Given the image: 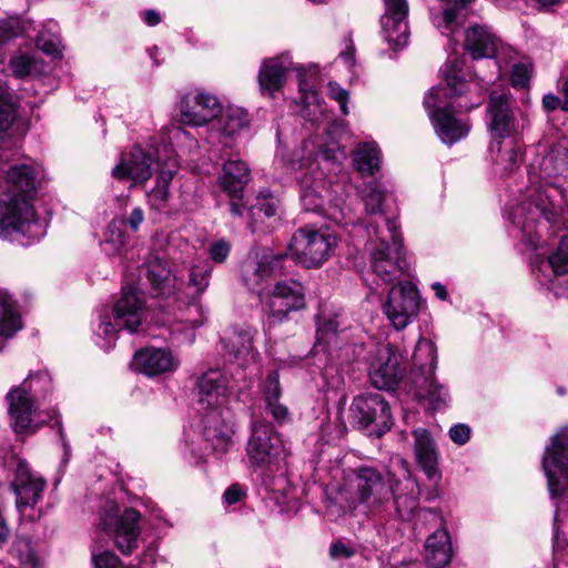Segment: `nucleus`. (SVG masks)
<instances>
[{
  "label": "nucleus",
  "instance_id": "a878e982",
  "mask_svg": "<svg viewBox=\"0 0 568 568\" xmlns=\"http://www.w3.org/2000/svg\"><path fill=\"white\" fill-rule=\"evenodd\" d=\"M44 487V479L33 474L26 462L20 460L12 481L19 510L34 507L42 498Z\"/></svg>",
  "mask_w": 568,
  "mask_h": 568
},
{
  "label": "nucleus",
  "instance_id": "39448f33",
  "mask_svg": "<svg viewBox=\"0 0 568 568\" xmlns=\"http://www.w3.org/2000/svg\"><path fill=\"white\" fill-rule=\"evenodd\" d=\"M297 72L303 116L311 122L317 123L325 118V109L322 105L318 93L314 87V79L318 74V67L315 64L303 67L294 64L287 55L266 59L262 62L257 75L260 90L263 95L274 98L286 83L287 73Z\"/></svg>",
  "mask_w": 568,
  "mask_h": 568
},
{
  "label": "nucleus",
  "instance_id": "2f4dec72",
  "mask_svg": "<svg viewBox=\"0 0 568 568\" xmlns=\"http://www.w3.org/2000/svg\"><path fill=\"white\" fill-rule=\"evenodd\" d=\"M23 328V317L18 300L0 290V337L12 338Z\"/></svg>",
  "mask_w": 568,
  "mask_h": 568
},
{
  "label": "nucleus",
  "instance_id": "69168bd1",
  "mask_svg": "<svg viewBox=\"0 0 568 568\" xmlns=\"http://www.w3.org/2000/svg\"><path fill=\"white\" fill-rule=\"evenodd\" d=\"M27 548V552L20 557V560L27 568H34L37 566L36 555L29 546Z\"/></svg>",
  "mask_w": 568,
  "mask_h": 568
},
{
  "label": "nucleus",
  "instance_id": "2eb2a0df",
  "mask_svg": "<svg viewBox=\"0 0 568 568\" xmlns=\"http://www.w3.org/2000/svg\"><path fill=\"white\" fill-rule=\"evenodd\" d=\"M151 293L155 296L166 293L174 296L179 303L180 317L173 332L180 333L184 341L192 343L195 337L194 331L206 321L205 311L200 303L203 288L200 286H152Z\"/></svg>",
  "mask_w": 568,
  "mask_h": 568
},
{
  "label": "nucleus",
  "instance_id": "052dcab7",
  "mask_svg": "<svg viewBox=\"0 0 568 568\" xmlns=\"http://www.w3.org/2000/svg\"><path fill=\"white\" fill-rule=\"evenodd\" d=\"M144 221V212L140 206H135L126 219V223L132 231H138Z\"/></svg>",
  "mask_w": 568,
  "mask_h": 568
},
{
  "label": "nucleus",
  "instance_id": "0eeeda50",
  "mask_svg": "<svg viewBox=\"0 0 568 568\" xmlns=\"http://www.w3.org/2000/svg\"><path fill=\"white\" fill-rule=\"evenodd\" d=\"M247 466L266 486L275 476H283L286 469L287 450L273 426L262 419L251 424V435L245 446Z\"/></svg>",
  "mask_w": 568,
  "mask_h": 568
},
{
  "label": "nucleus",
  "instance_id": "a18cd8bd",
  "mask_svg": "<svg viewBox=\"0 0 568 568\" xmlns=\"http://www.w3.org/2000/svg\"><path fill=\"white\" fill-rule=\"evenodd\" d=\"M120 329H123V327H120L115 320L112 322L109 314L101 315L100 323L95 329L97 337L103 341L99 342L100 346L105 349L110 348L116 339Z\"/></svg>",
  "mask_w": 568,
  "mask_h": 568
},
{
  "label": "nucleus",
  "instance_id": "6ab92c4d",
  "mask_svg": "<svg viewBox=\"0 0 568 568\" xmlns=\"http://www.w3.org/2000/svg\"><path fill=\"white\" fill-rule=\"evenodd\" d=\"M354 420L371 435L381 437L392 426L390 407L378 393L356 396L349 407Z\"/></svg>",
  "mask_w": 568,
  "mask_h": 568
},
{
  "label": "nucleus",
  "instance_id": "13d9d810",
  "mask_svg": "<svg viewBox=\"0 0 568 568\" xmlns=\"http://www.w3.org/2000/svg\"><path fill=\"white\" fill-rule=\"evenodd\" d=\"M356 549L349 542L338 540L329 548L331 557L334 559H347L355 555Z\"/></svg>",
  "mask_w": 568,
  "mask_h": 568
},
{
  "label": "nucleus",
  "instance_id": "473e14b6",
  "mask_svg": "<svg viewBox=\"0 0 568 568\" xmlns=\"http://www.w3.org/2000/svg\"><path fill=\"white\" fill-rule=\"evenodd\" d=\"M219 181L231 199H242L243 191L250 181V169L241 160H229L223 165Z\"/></svg>",
  "mask_w": 568,
  "mask_h": 568
},
{
  "label": "nucleus",
  "instance_id": "3c124183",
  "mask_svg": "<svg viewBox=\"0 0 568 568\" xmlns=\"http://www.w3.org/2000/svg\"><path fill=\"white\" fill-rule=\"evenodd\" d=\"M92 564L93 568H121L119 557L97 544L92 547Z\"/></svg>",
  "mask_w": 568,
  "mask_h": 568
},
{
  "label": "nucleus",
  "instance_id": "f257e3e1",
  "mask_svg": "<svg viewBox=\"0 0 568 568\" xmlns=\"http://www.w3.org/2000/svg\"><path fill=\"white\" fill-rule=\"evenodd\" d=\"M343 132V123H331L323 136L310 138L303 143L302 159L295 161L283 155V161L293 170L304 168L307 170L301 181V203L305 211L323 213L341 225H353L356 224L357 219L344 202H329L325 206L328 190L325 182L315 176L316 170L320 168L316 162L318 158L332 164H341L346 159V153L338 140Z\"/></svg>",
  "mask_w": 568,
  "mask_h": 568
},
{
  "label": "nucleus",
  "instance_id": "6e6552de",
  "mask_svg": "<svg viewBox=\"0 0 568 568\" xmlns=\"http://www.w3.org/2000/svg\"><path fill=\"white\" fill-rule=\"evenodd\" d=\"M352 497L347 508L355 516L387 520L392 516L393 484L373 467H359L351 479Z\"/></svg>",
  "mask_w": 568,
  "mask_h": 568
},
{
  "label": "nucleus",
  "instance_id": "20e7f679",
  "mask_svg": "<svg viewBox=\"0 0 568 568\" xmlns=\"http://www.w3.org/2000/svg\"><path fill=\"white\" fill-rule=\"evenodd\" d=\"M442 71L447 88H432L425 97L424 105L442 142L454 144L469 132L468 122L456 115V106L445 102L448 91L454 95H460L466 91V83L460 75L462 61L457 58L449 59Z\"/></svg>",
  "mask_w": 568,
  "mask_h": 568
},
{
  "label": "nucleus",
  "instance_id": "e433bc0d",
  "mask_svg": "<svg viewBox=\"0 0 568 568\" xmlns=\"http://www.w3.org/2000/svg\"><path fill=\"white\" fill-rule=\"evenodd\" d=\"M504 140L493 141L490 144V153L495 162V172L504 176L510 174L521 161L518 148L515 145L516 140H510L503 145Z\"/></svg>",
  "mask_w": 568,
  "mask_h": 568
},
{
  "label": "nucleus",
  "instance_id": "5701e85b",
  "mask_svg": "<svg viewBox=\"0 0 568 568\" xmlns=\"http://www.w3.org/2000/svg\"><path fill=\"white\" fill-rule=\"evenodd\" d=\"M385 11L381 17L382 34L394 49L406 47L409 37L406 0H384Z\"/></svg>",
  "mask_w": 568,
  "mask_h": 568
},
{
  "label": "nucleus",
  "instance_id": "393cba45",
  "mask_svg": "<svg viewBox=\"0 0 568 568\" xmlns=\"http://www.w3.org/2000/svg\"><path fill=\"white\" fill-rule=\"evenodd\" d=\"M372 384L378 389H390L397 385L402 375L400 357L387 344L377 348L368 369Z\"/></svg>",
  "mask_w": 568,
  "mask_h": 568
},
{
  "label": "nucleus",
  "instance_id": "09e8293b",
  "mask_svg": "<svg viewBox=\"0 0 568 568\" xmlns=\"http://www.w3.org/2000/svg\"><path fill=\"white\" fill-rule=\"evenodd\" d=\"M548 265L556 275L568 274V233L561 236L557 251L548 257Z\"/></svg>",
  "mask_w": 568,
  "mask_h": 568
},
{
  "label": "nucleus",
  "instance_id": "cd10ccee",
  "mask_svg": "<svg viewBox=\"0 0 568 568\" xmlns=\"http://www.w3.org/2000/svg\"><path fill=\"white\" fill-rule=\"evenodd\" d=\"M179 361L172 352L165 348L146 347L138 351L131 362V367L148 376H156L176 369Z\"/></svg>",
  "mask_w": 568,
  "mask_h": 568
},
{
  "label": "nucleus",
  "instance_id": "f8f14e48",
  "mask_svg": "<svg viewBox=\"0 0 568 568\" xmlns=\"http://www.w3.org/2000/svg\"><path fill=\"white\" fill-rule=\"evenodd\" d=\"M387 235L371 239L368 250L371 252V266L373 272L388 284H413L415 277L407 274L406 277H388L397 272L395 260L399 261L402 255V235L395 220H386Z\"/></svg>",
  "mask_w": 568,
  "mask_h": 568
},
{
  "label": "nucleus",
  "instance_id": "ddd939ff",
  "mask_svg": "<svg viewBox=\"0 0 568 568\" xmlns=\"http://www.w3.org/2000/svg\"><path fill=\"white\" fill-rule=\"evenodd\" d=\"M336 237L327 227L304 226L296 230L290 243L292 258L305 267H318L334 252Z\"/></svg>",
  "mask_w": 568,
  "mask_h": 568
},
{
  "label": "nucleus",
  "instance_id": "b1692460",
  "mask_svg": "<svg viewBox=\"0 0 568 568\" xmlns=\"http://www.w3.org/2000/svg\"><path fill=\"white\" fill-rule=\"evenodd\" d=\"M250 124L248 114L239 106L230 105L209 126L207 142L213 146L229 148L233 140Z\"/></svg>",
  "mask_w": 568,
  "mask_h": 568
},
{
  "label": "nucleus",
  "instance_id": "1a4fd4ad",
  "mask_svg": "<svg viewBox=\"0 0 568 568\" xmlns=\"http://www.w3.org/2000/svg\"><path fill=\"white\" fill-rule=\"evenodd\" d=\"M51 389L48 372L30 374L6 395L10 426L18 435L33 434L41 426L36 419L37 404Z\"/></svg>",
  "mask_w": 568,
  "mask_h": 568
},
{
  "label": "nucleus",
  "instance_id": "603ef678",
  "mask_svg": "<svg viewBox=\"0 0 568 568\" xmlns=\"http://www.w3.org/2000/svg\"><path fill=\"white\" fill-rule=\"evenodd\" d=\"M316 335L320 343H328L329 338L335 335L338 323L335 318H326L323 313L316 316Z\"/></svg>",
  "mask_w": 568,
  "mask_h": 568
},
{
  "label": "nucleus",
  "instance_id": "a19ab883",
  "mask_svg": "<svg viewBox=\"0 0 568 568\" xmlns=\"http://www.w3.org/2000/svg\"><path fill=\"white\" fill-rule=\"evenodd\" d=\"M172 277V271L168 262L158 255H150L139 268L138 281H146L149 284H165Z\"/></svg>",
  "mask_w": 568,
  "mask_h": 568
},
{
  "label": "nucleus",
  "instance_id": "8fccbe9b",
  "mask_svg": "<svg viewBox=\"0 0 568 568\" xmlns=\"http://www.w3.org/2000/svg\"><path fill=\"white\" fill-rule=\"evenodd\" d=\"M38 49L45 54L52 57H61V42L58 34L51 32V30L44 28L41 30L36 40Z\"/></svg>",
  "mask_w": 568,
  "mask_h": 568
},
{
  "label": "nucleus",
  "instance_id": "423d86ee",
  "mask_svg": "<svg viewBox=\"0 0 568 568\" xmlns=\"http://www.w3.org/2000/svg\"><path fill=\"white\" fill-rule=\"evenodd\" d=\"M568 203V186L556 179L546 181L538 186H530L526 193L511 206L508 220L527 235H531L537 223L544 219L555 223L564 204Z\"/></svg>",
  "mask_w": 568,
  "mask_h": 568
},
{
  "label": "nucleus",
  "instance_id": "c03bdc74",
  "mask_svg": "<svg viewBox=\"0 0 568 568\" xmlns=\"http://www.w3.org/2000/svg\"><path fill=\"white\" fill-rule=\"evenodd\" d=\"M277 209L278 201L268 191H263L250 207V215L254 221L261 219L262 214L265 217H272L276 214Z\"/></svg>",
  "mask_w": 568,
  "mask_h": 568
},
{
  "label": "nucleus",
  "instance_id": "4d7b16f0",
  "mask_svg": "<svg viewBox=\"0 0 568 568\" xmlns=\"http://www.w3.org/2000/svg\"><path fill=\"white\" fill-rule=\"evenodd\" d=\"M230 251V242L221 239L210 245L209 254L214 262L222 263L227 258Z\"/></svg>",
  "mask_w": 568,
  "mask_h": 568
},
{
  "label": "nucleus",
  "instance_id": "bb28decb",
  "mask_svg": "<svg viewBox=\"0 0 568 568\" xmlns=\"http://www.w3.org/2000/svg\"><path fill=\"white\" fill-rule=\"evenodd\" d=\"M263 303L270 311V320L282 321L290 312L305 306L303 286H270Z\"/></svg>",
  "mask_w": 568,
  "mask_h": 568
},
{
  "label": "nucleus",
  "instance_id": "864d4df0",
  "mask_svg": "<svg viewBox=\"0 0 568 568\" xmlns=\"http://www.w3.org/2000/svg\"><path fill=\"white\" fill-rule=\"evenodd\" d=\"M124 243L125 237L123 232L115 221L111 222L105 232L104 244L110 245L111 253H118L124 246Z\"/></svg>",
  "mask_w": 568,
  "mask_h": 568
},
{
  "label": "nucleus",
  "instance_id": "58836bf2",
  "mask_svg": "<svg viewBox=\"0 0 568 568\" xmlns=\"http://www.w3.org/2000/svg\"><path fill=\"white\" fill-rule=\"evenodd\" d=\"M406 493H396L393 488L392 497L393 504H390L392 516H395L402 520H410L415 511L418 509V488L415 481L408 480L405 486Z\"/></svg>",
  "mask_w": 568,
  "mask_h": 568
},
{
  "label": "nucleus",
  "instance_id": "9d476101",
  "mask_svg": "<svg viewBox=\"0 0 568 568\" xmlns=\"http://www.w3.org/2000/svg\"><path fill=\"white\" fill-rule=\"evenodd\" d=\"M195 143L190 133L183 128L175 125L165 129L163 144L146 152L140 146H135L131 152L122 154L120 162L112 170V176L118 180H130L133 184H140L148 181L152 174L153 158L156 159V151L163 159H168L171 150L183 151L185 146Z\"/></svg>",
  "mask_w": 568,
  "mask_h": 568
},
{
  "label": "nucleus",
  "instance_id": "f704fd0d",
  "mask_svg": "<svg viewBox=\"0 0 568 568\" xmlns=\"http://www.w3.org/2000/svg\"><path fill=\"white\" fill-rule=\"evenodd\" d=\"M261 392L265 403L266 410L280 424L286 422L290 417L287 407L280 402L282 389L280 386L278 374L272 371L261 385Z\"/></svg>",
  "mask_w": 568,
  "mask_h": 568
},
{
  "label": "nucleus",
  "instance_id": "e2e57ef3",
  "mask_svg": "<svg viewBox=\"0 0 568 568\" xmlns=\"http://www.w3.org/2000/svg\"><path fill=\"white\" fill-rule=\"evenodd\" d=\"M562 104L564 101L552 93H548L542 98V106L546 111H555L560 106L562 108Z\"/></svg>",
  "mask_w": 568,
  "mask_h": 568
},
{
  "label": "nucleus",
  "instance_id": "c756f323",
  "mask_svg": "<svg viewBox=\"0 0 568 568\" xmlns=\"http://www.w3.org/2000/svg\"><path fill=\"white\" fill-rule=\"evenodd\" d=\"M413 437L414 454L418 466L422 468L428 479H439V452L430 433L425 428H416L413 430Z\"/></svg>",
  "mask_w": 568,
  "mask_h": 568
},
{
  "label": "nucleus",
  "instance_id": "a211bd4d",
  "mask_svg": "<svg viewBox=\"0 0 568 568\" xmlns=\"http://www.w3.org/2000/svg\"><path fill=\"white\" fill-rule=\"evenodd\" d=\"M464 48L473 59L494 58L498 74L504 65L513 61L515 55L510 47L503 43L489 27L483 24H474L467 28Z\"/></svg>",
  "mask_w": 568,
  "mask_h": 568
},
{
  "label": "nucleus",
  "instance_id": "dca6fc26",
  "mask_svg": "<svg viewBox=\"0 0 568 568\" xmlns=\"http://www.w3.org/2000/svg\"><path fill=\"white\" fill-rule=\"evenodd\" d=\"M487 114L493 141L506 138L516 140L526 126L525 115L514 106V102L504 91H491Z\"/></svg>",
  "mask_w": 568,
  "mask_h": 568
},
{
  "label": "nucleus",
  "instance_id": "6e6d98bb",
  "mask_svg": "<svg viewBox=\"0 0 568 568\" xmlns=\"http://www.w3.org/2000/svg\"><path fill=\"white\" fill-rule=\"evenodd\" d=\"M327 94L333 100L337 101L339 103V108L343 114H348V92L338 85L336 82H329L327 84Z\"/></svg>",
  "mask_w": 568,
  "mask_h": 568
},
{
  "label": "nucleus",
  "instance_id": "c85d7f7f",
  "mask_svg": "<svg viewBox=\"0 0 568 568\" xmlns=\"http://www.w3.org/2000/svg\"><path fill=\"white\" fill-rule=\"evenodd\" d=\"M183 151L171 150L168 159H163L160 151H156V163L161 170L156 176L155 186L148 193L152 207L161 210L170 199V183L178 171V158Z\"/></svg>",
  "mask_w": 568,
  "mask_h": 568
},
{
  "label": "nucleus",
  "instance_id": "49530a36",
  "mask_svg": "<svg viewBox=\"0 0 568 568\" xmlns=\"http://www.w3.org/2000/svg\"><path fill=\"white\" fill-rule=\"evenodd\" d=\"M16 118V106L11 94L0 81V132L7 131Z\"/></svg>",
  "mask_w": 568,
  "mask_h": 568
},
{
  "label": "nucleus",
  "instance_id": "338daca9",
  "mask_svg": "<svg viewBox=\"0 0 568 568\" xmlns=\"http://www.w3.org/2000/svg\"><path fill=\"white\" fill-rule=\"evenodd\" d=\"M341 59L347 64L348 67H353L355 63V49L353 45H348L346 51L342 52L339 54Z\"/></svg>",
  "mask_w": 568,
  "mask_h": 568
},
{
  "label": "nucleus",
  "instance_id": "37998d69",
  "mask_svg": "<svg viewBox=\"0 0 568 568\" xmlns=\"http://www.w3.org/2000/svg\"><path fill=\"white\" fill-rule=\"evenodd\" d=\"M358 195L364 203L367 214H382L385 200V189L378 181L364 183L358 190Z\"/></svg>",
  "mask_w": 568,
  "mask_h": 568
},
{
  "label": "nucleus",
  "instance_id": "aec40b11",
  "mask_svg": "<svg viewBox=\"0 0 568 568\" xmlns=\"http://www.w3.org/2000/svg\"><path fill=\"white\" fill-rule=\"evenodd\" d=\"M422 305L417 286H390L384 312L392 325L402 331L417 317Z\"/></svg>",
  "mask_w": 568,
  "mask_h": 568
},
{
  "label": "nucleus",
  "instance_id": "4c0bfd02",
  "mask_svg": "<svg viewBox=\"0 0 568 568\" xmlns=\"http://www.w3.org/2000/svg\"><path fill=\"white\" fill-rule=\"evenodd\" d=\"M282 260L280 256L270 258L266 254L260 255L258 250H252L243 263V274L247 281L253 280L251 275H255L257 281L267 280L276 271Z\"/></svg>",
  "mask_w": 568,
  "mask_h": 568
},
{
  "label": "nucleus",
  "instance_id": "680f3d73",
  "mask_svg": "<svg viewBox=\"0 0 568 568\" xmlns=\"http://www.w3.org/2000/svg\"><path fill=\"white\" fill-rule=\"evenodd\" d=\"M242 496H243V490L241 489V487L239 485L230 486L223 495L225 503L229 505L236 504L237 501H240Z\"/></svg>",
  "mask_w": 568,
  "mask_h": 568
},
{
  "label": "nucleus",
  "instance_id": "f03ea898",
  "mask_svg": "<svg viewBox=\"0 0 568 568\" xmlns=\"http://www.w3.org/2000/svg\"><path fill=\"white\" fill-rule=\"evenodd\" d=\"M230 383V377L217 369L209 371L199 378V404L207 412L202 419V435L187 434L184 439L183 454L190 463L197 464L210 449L221 455L229 450L234 434L231 412L225 407Z\"/></svg>",
  "mask_w": 568,
  "mask_h": 568
},
{
  "label": "nucleus",
  "instance_id": "79ce46f5",
  "mask_svg": "<svg viewBox=\"0 0 568 568\" xmlns=\"http://www.w3.org/2000/svg\"><path fill=\"white\" fill-rule=\"evenodd\" d=\"M10 68L16 78H38L45 73L44 62L36 54L19 53L11 58Z\"/></svg>",
  "mask_w": 568,
  "mask_h": 568
},
{
  "label": "nucleus",
  "instance_id": "9b49d317",
  "mask_svg": "<svg viewBox=\"0 0 568 568\" xmlns=\"http://www.w3.org/2000/svg\"><path fill=\"white\" fill-rule=\"evenodd\" d=\"M141 515L133 508H124L108 500L99 511L98 527L113 539L116 548L124 555L132 554L139 547L141 536Z\"/></svg>",
  "mask_w": 568,
  "mask_h": 568
},
{
  "label": "nucleus",
  "instance_id": "f3484780",
  "mask_svg": "<svg viewBox=\"0 0 568 568\" xmlns=\"http://www.w3.org/2000/svg\"><path fill=\"white\" fill-rule=\"evenodd\" d=\"M541 467L551 497L568 490V427L551 437L550 445L545 448Z\"/></svg>",
  "mask_w": 568,
  "mask_h": 568
},
{
  "label": "nucleus",
  "instance_id": "bf43d9fd",
  "mask_svg": "<svg viewBox=\"0 0 568 568\" xmlns=\"http://www.w3.org/2000/svg\"><path fill=\"white\" fill-rule=\"evenodd\" d=\"M470 427L466 424H456L449 428V438L457 445H465L470 438Z\"/></svg>",
  "mask_w": 568,
  "mask_h": 568
},
{
  "label": "nucleus",
  "instance_id": "412c9836",
  "mask_svg": "<svg viewBox=\"0 0 568 568\" xmlns=\"http://www.w3.org/2000/svg\"><path fill=\"white\" fill-rule=\"evenodd\" d=\"M146 302L139 286H122L121 294L112 304V314L116 324L130 333L138 332L146 318Z\"/></svg>",
  "mask_w": 568,
  "mask_h": 568
},
{
  "label": "nucleus",
  "instance_id": "4468645a",
  "mask_svg": "<svg viewBox=\"0 0 568 568\" xmlns=\"http://www.w3.org/2000/svg\"><path fill=\"white\" fill-rule=\"evenodd\" d=\"M414 363L418 365L420 372V376L415 381L419 398L427 400L434 410L447 407L450 396L447 387L435 377L437 354L430 341L420 339L417 343Z\"/></svg>",
  "mask_w": 568,
  "mask_h": 568
},
{
  "label": "nucleus",
  "instance_id": "774afa93",
  "mask_svg": "<svg viewBox=\"0 0 568 568\" xmlns=\"http://www.w3.org/2000/svg\"><path fill=\"white\" fill-rule=\"evenodd\" d=\"M548 288L556 298L568 297V286H548Z\"/></svg>",
  "mask_w": 568,
  "mask_h": 568
},
{
  "label": "nucleus",
  "instance_id": "7c9ffc66",
  "mask_svg": "<svg viewBox=\"0 0 568 568\" xmlns=\"http://www.w3.org/2000/svg\"><path fill=\"white\" fill-rule=\"evenodd\" d=\"M440 12L433 14L434 26L442 34L450 37L462 28L468 18L469 6L476 0H438Z\"/></svg>",
  "mask_w": 568,
  "mask_h": 568
},
{
  "label": "nucleus",
  "instance_id": "ea45409f",
  "mask_svg": "<svg viewBox=\"0 0 568 568\" xmlns=\"http://www.w3.org/2000/svg\"><path fill=\"white\" fill-rule=\"evenodd\" d=\"M225 347L240 366H248L256 363L257 353L253 347V338L248 332L234 333Z\"/></svg>",
  "mask_w": 568,
  "mask_h": 568
},
{
  "label": "nucleus",
  "instance_id": "7ed1b4c3",
  "mask_svg": "<svg viewBox=\"0 0 568 568\" xmlns=\"http://www.w3.org/2000/svg\"><path fill=\"white\" fill-rule=\"evenodd\" d=\"M40 170L31 163L11 165L0 174V239L21 234L30 242L45 234V224L37 217L32 200Z\"/></svg>",
  "mask_w": 568,
  "mask_h": 568
},
{
  "label": "nucleus",
  "instance_id": "0e129e2a",
  "mask_svg": "<svg viewBox=\"0 0 568 568\" xmlns=\"http://www.w3.org/2000/svg\"><path fill=\"white\" fill-rule=\"evenodd\" d=\"M142 20L145 24L154 27L161 21V16L155 10L149 9L141 13Z\"/></svg>",
  "mask_w": 568,
  "mask_h": 568
},
{
  "label": "nucleus",
  "instance_id": "4be33fe9",
  "mask_svg": "<svg viewBox=\"0 0 568 568\" xmlns=\"http://www.w3.org/2000/svg\"><path fill=\"white\" fill-rule=\"evenodd\" d=\"M179 111L183 123L201 126L206 123L212 124L222 113L223 105L217 97L205 91H197L180 100Z\"/></svg>",
  "mask_w": 568,
  "mask_h": 568
},
{
  "label": "nucleus",
  "instance_id": "de8ad7c7",
  "mask_svg": "<svg viewBox=\"0 0 568 568\" xmlns=\"http://www.w3.org/2000/svg\"><path fill=\"white\" fill-rule=\"evenodd\" d=\"M21 29L18 21H0V65L7 58L10 43L20 34Z\"/></svg>",
  "mask_w": 568,
  "mask_h": 568
},
{
  "label": "nucleus",
  "instance_id": "5fc2aeb1",
  "mask_svg": "<svg viewBox=\"0 0 568 568\" xmlns=\"http://www.w3.org/2000/svg\"><path fill=\"white\" fill-rule=\"evenodd\" d=\"M530 79V69L526 63H514L511 73H510V82L516 88H525Z\"/></svg>",
  "mask_w": 568,
  "mask_h": 568
},
{
  "label": "nucleus",
  "instance_id": "c9c22d12",
  "mask_svg": "<svg viewBox=\"0 0 568 568\" xmlns=\"http://www.w3.org/2000/svg\"><path fill=\"white\" fill-rule=\"evenodd\" d=\"M354 169L363 176L375 175L382 166V153L376 142H361L352 153Z\"/></svg>",
  "mask_w": 568,
  "mask_h": 568
},
{
  "label": "nucleus",
  "instance_id": "72a5a7b5",
  "mask_svg": "<svg viewBox=\"0 0 568 568\" xmlns=\"http://www.w3.org/2000/svg\"><path fill=\"white\" fill-rule=\"evenodd\" d=\"M425 558L430 568H444L450 562L453 546L446 529H438L426 539Z\"/></svg>",
  "mask_w": 568,
  "mask_h": 568
}]
</instances>
